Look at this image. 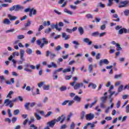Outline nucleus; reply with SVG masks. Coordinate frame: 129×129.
Listing matches in <instances>:
<instances>
[{
  "mask_svg": "<svg viewBox=\"0 0 129 129\" xmlns=\"http://www.w3.org/2000/svg\"><path fill=\"white\" fill-rule=\"evenodd\" d=\"M4 104H5V106H10V107L12 108L14 106V103L13 101L10 100L9 99H6L4 100Z\"/></svg>",
  "mask_w": 129,
  "mask_h": 129,
  "instance_id": "f03ea898",
  "label": "nucleus"
},
{
  "mask_svg": "<svg viewBox=\"0 0 129 129\" xmlns=\"http://www.w3.org/2000/svg\"><path fill=\"white\" fill-rule=\"evenodd\" d=\"M78 31L80 34V35H83L84 33V30H83V28L80 27L78 28Z\"/></svg>",
  "mask_w": 129,
  "mask_h": 129,
  "instance_id": "b1692460",
  "label": "nucleus"
},
{
  "mask_svg": "<svg viewBox=\"0 0 129 129\" xmlns=\"http://www.w3.org/2000/svg\"><path fill=\"white\" fill-rule=\"evenodd\" d=\"M115 52V49L113 46H110V54H112Z\"/></svg>",
  "mask_w": 129,
  "mask_h": 129,
  "instance_id": "cd10ccee",
  "label": "nucleus"
},
{
  "mask_svg": "<svg viewBox=\"0 0 129 129\" xmlns=\"http://www.w3.org/2000/svg\"><path fill=\"white\" fill-rule=\"evenodd\" d=\"M121 84V81H117L115 83V86H118Z\"/></svg>",
  "mask_w": 129,
  "mask_h": 129,
  "instance_id": "052dcab7",
  "label": "nucleus"
},
{
  "mask_svg": "<svg viewBox=\"0 0 129 129\" xmlns=\"http://www.w3.org/2000/svg\"><path fill=\"white\" fill-rule=\"evenodd\" d=\"M124 14L125 16H128V15H129V10H125V11H124Z\"/></svg>",
  "mask_w": 129,
  "mask_h": 129,
  "instance_id": "774afa93",
  "label": "nucleus"
},
{
  "mask_svg": "<svg viewBox=\"0 0 129 129\" xmlns=\"http://www.w3.org/2000/svg\"><path fill=\"white\" fill-rule=\"evenodd\" d=\"M30 107H34V106L36 105V102H33L30 103Z\"/></svg>",
  "mask_w": 129,
  "mask_h": 129,
  "instance_id": "69168bd1",
  "label": "nucleus"
},
{
  "mask_svg": "<svg viewBox=\"0 0 129 129\" xmlns=\"http://www.w3.org/2000/svg\"><path fill=\"white\" fill-rule=\"evenodd\" d=\"M96 60H99L100 59V53H99L96 55Z\"/></svg>",
  "mask_w": 129,
  "mask_h": 129,
  "instance_id": "bf43d9fd",
  "label": "nucleus"
},
{
  "mask_svg": "<svg viewBox=\"0 0 129 129\" xmlns=\"http://www.w3.org/2000/svg\"><path fill=\"white\" fill-rule=\"evenodd\" d=\"M83 42H84V43H87V44H88V45L89 46L92 44V42L90 41L88 38H84L83 39Z\"/></svg>",
  "mask_w": 129,
  "mask_h": 129,
  "instance_id": "dca6fc26",
  "label": "nucleus"
},
{
  "mask_svg": "<svg viewBox=\"0 0 129 129\" xmlns=\"http://www.w3.org/2000/svg\"><path fill=\"white\" fill-rule=\"evenodd\" d=\"M95 110H97V111H98L99 112H101V109H99V106H96L95 108Z\"/></svg>",
  "mask_w": 129,
  "mask_h": 129,
  "instance_id": "6e6d98bb",
  "label": "nucleus"
},
{
  "mask_svg": "<svg viewBox=\"0 0 129 129\" xmlns=\"http://www.w3.org/2000/svg\"><path fill=\"white\" fill-rule=\"evenodd\" d=\"M100 99L103 103H105L106 100H107V96H103L101 97Z\"/></svg>",
  "mask_w": 129,
  "mask_h": 129,
  "instance_id": "aec40b11",
  "label": "nucleus"
},
{
  "mask_svg": "<svg viewBox=\"0 0 129 129\" xmlns=\"http://www.w3.org/2000/svg\"><path fill=\"white\" fill-rule=\"evenodd\" d=\"M75 128V123L74 122H72L70 125V129H74Z\"/></svg>",
  "mask_w": 129,
  "mask_h": 129,
  "instance_id": "58836bf2",
  "label": "nucleus"
},
{
  "mask_svg": "<svg viewBox=\"0 0 129 129\" xmlns=\"http://www.w3.org/2000/svg\"><path fill=\"white\" fill-rule=\"evenodd\" d=\"M64 13H67V14H68L69 15H73V12H72V11L68 10V9L66 8L64 9Z\"/></svg>",
  "mask_w": 129,
  "mask_h": 129,
  "instance_id": "393cba45",
  "label": "nucleus"
},
{
  "mask_svg": "<svg viewBox=\"0 0 129 129\" xmlns=\"http://www.w3.org/2000/svg\"><path fill=\"white\" fill-rule=\"evenodd\" d=\"M66 89H67V88L66 86H62L60 88V91H65V90H66Z\"/></svg>",
  "mask_w": 129,
  "mask_h": 129,
  "instance_id": "8fccbe9b",
  "label": "nucleus"
},
{
  "mask_svg": "<svg viewBox=\"0 0 129 129\" xmlns=\"http://www.w3.org/2000/svg\"><path fill=\"white\" fill-rule=\"evenodd\" d=\"M29 105L30 103H26L24 105V107H25V109H27V110H30V107H29Z\"/></svg>",
  "mask_w": 129,
  "mask_h": 129,
  "instance_id": "c756f323",
  "label": "nucleus"
},
{
  "mask_svg": "<svg viewBox=\"0 0 129 129\" xmlns=\"http://www.w3.org/2000/svg\"><path fill=\"white\" fill-rule=\"evenodd\" d=\"M51 53L50 50H47L46 53V57H48L50 54L51 55Z\"/></svg>",
  "mask_w": 129,
  "mask_h": 129,
  "instance_id": "338daca9",
  "label": "nucleus"
},
{
  "mask_svg": "<svg viewBox=\"0 0 129 129\" xmlns=\"http://www.w3.org/2000/svg\"><path fill=\"white\" fill-rule=\"evenodd\" d=\"M11 23L12 22H11V20H10V19L8 18L5 19L3 21V24H4V25H11Z\"/></svg>",
  "mask_w": 129,
  "mask_h": 129,
  "instance_id": "f8f14e48",
  "label": "nucleus"
},
{
  "mask_svg": "<svg viewBox=\"0 0 129 129\" xmlns=\"http://www.w3.org/2000/svg\"><path fill=\"white\" fill-rule=\"evenodd\" d=\"M112 2H113V0H108L107 7H111V6H112Z\"/></svg>",
  "mask_w": 129,
  "mask_h": 129,
  "instance_id": "79ce46f5",
  "label": "nucleus"
},
{
  "mask_svg": "<svg viewBox=\"0 0 129 129\" xmlns=\"http://www.w3.org/2000/svg\"><path fill=\"white\" fill-rule=\"evenodd\" d=\"M22 10H24V7L20 5H14L12 7L9 8V11H10V12H13V11L19 12V11H22Z\"/></svg>",
  "mask_w": 129,
  "mask_h": 129,
  "instance_id": "f257e3e1",
  "label": "nucleus"
},
{
  "mask_svg": "<svg viewBox=\"0 0 129 129\" xmlns=\"http://www.w3.org/2000/svg\"><path fill=\"white\" fill-rule=\"evenodd\" d=\"M125 112L129 113V104L127 105L125 108Z\"/></svg>",
  "mask_w": 129,
  "mask_h": 129,
  "instance_id": "864d4df0",
  "label": "nucleus"
},
{
  "mask_svg": "<svg viewBox=\"0 0 129 129\" xmlns=\"http://www.w3.org/2000/svg\"><path fill=\"white\" fill-rule=\"evenodd\" d=\"M98 35H99V33L97 31L92 33V36L93 37H97Z\"/></svg>",
  "mask_w": 129,
  "mask_h": 129,
  "instance_id": "37998d69",
  "label": "nucleus"
},
{
  "mask_svg": "<svg viewBox=\"0 0 129 129\" xmlns=\"http://www.w3.org/2000/svg\"><path fill=\"white\" fill-rule=\"evenodd\" d=\"M50 27L51 28H52V29H55L56 31H58V32H60L61 30H62V28L58 27V23H56L55 24H51L50 25Z\"/></svg>",
  "mask_w": 129,
  "mask_h": 129,
  "instance_id": "1a4fd4ad",
  "label": "nucleus"
},
{
  "mask_svg": "<svg viewBox=\"0 0 129 129\" xmlns=\"http://www.w3.org/2000/svg\"><path fill=\"white\" fill-rule=\"evenodd\" d=\"M8 17L10 21H15V20H17V19H18V17L13 16L11 14H8Z\"/></svg>",
  "mask_w": 129,
  "mask_h": 129,
  "instance_id": "ddd939ff",
  "label": "nucleus"
},
{
  "mask_svg": "<svg viewBox=\"0 0 129 129\" xmlns=\"http://www.w3.org/2000/svg\"><path fill=\"white\" fill-rule=\"evenodd\" d=\"M74 100H75V101H77L78 102H80V101L81 100V98H80L78 96H75Z\"/></svg>",
  "mask_w": 129,
  "mask_h": 129,
  "instance_id": "a878e982",
  "label": "nucleus"
},
{
  "mask_svg": "<svg viewBox=\"0 0 129 129\" xmlns=\"http://www.w3.org/2000/svg\"><path fill=\"white\" fill-rule=\"evenodd\" d=\"M74 89L77 90V89H79V88H80V83H78L76 84L74 87Z\"/></svg>",
  "mask_w": 129,
  "mask_h": 129,
  "instance_id": "c9c22d12",
  "label": "nucleus"
},
{
  "mask_svg": "<svg viewBox=\"0 0 129 129\" xmlns=\"http://www.w3.org/2000/svg\"><path fill=\"white\" fill-rule=\"evenodd\" d=\"M86 118L87 120H92V119L94 118V114L90 113L89 114H87L86 116Z\"/></svg>",
  "mask_w": 129,
  "mask_h": 129,
  "instance_id": "0eeeda50",
  "label": "nucleus"
},
{
  "mask_svg": "<svg viewBox=\"0 0 129 129\" xmlns=\"http://www.w3.org/2000/svg\"><path fill=\"white\" fill-rule=\"evenodd\" d=\"M125 89H127V90H129V84H128L127 85H126L124 88H123V90H125Z\"/></svg>",
  "mask_w": 129,
  "mask_h": 129,
  "instance_id": "0e129e2a",
  "label": "nucleus"
},
{
  "mask_svg": "<svg viewBox=\"0 0 129 129\" xmlns=\"http://www.w3.org/2000/svg\"><path fill=\"white\" fill-rule=\"evenodd\" d=\"M56 57V54L53 53H51L50 55V60H53V59Z\"/></svg>",
  "mask_w": 129,
  "mask_h": 129,
  "instance_id": "4c0bfd02",
  "label": "nucleus"
},
{
  "mask_svg": "<svg viewBox=\"0 0 129 129\" xmlns=\"http://www.w3.org/2000/svg\"><path fill=\"white\" fill-rule=\"evenodd\" d=\"M43 43L40 45V48H43L45 45H48V39L45 37L42 38Z\"/></svg>",
  "mask_w": 129,
  "mask_h": 129,
  "instance_id": "6e6552de",
  "label": "nucleus"
},
{
  "mask_svg": "<svg viewBox=\"0 0 129 129\" xmlns=\"http://www.w3.org/2000/svg\"><path fill=\"white\" fill-rule=\"evenodd\" d=\"M17 39L18 40H23V39H25V35H18Z\"/></svg>",
  "mask_w": 129,
  "mask_h": 129,
  "instance_id": "473e14b6",
  "label": "nucleus"
},
{
  "mask_svg": "<svg viewBox=\"0 0 129 129\" xmlns=\"http://www.w3.org/2000/svg\"><path fill=\"white\" fill-rule=\"evenodd\" d=\"M71 78H72V75L66 76V77H65V79L66 80H70Z\"/></svg>",
  "mask_w": 129,
  "mask_h": 129,
  "instance_id": "4d7b16f0",
  "label": "nucleus"
},
{
  "mask_svg": "<svg viewBox=\"0 0 129 129\" xmlns=\"http://www.w3.org/2000/svg\"><path fill=\"white\" fill-rule=\"evenodd\" d=\"M14 113V115H18V114L20 113V110L19 109L15 110Z\"/></svg>",
  "mask_w": 129,
  "mask_h": 129,
  "instance_id": "a18cd8bd",
  "label": "nucleus"
},
{
  "mask_svg": "<svg viewBox=\"0 0 129 129\" xmlns=\"http://www.w3.org/2000/svg\"><path fill=\"white\" fill-rule=\"evenodd\" d=\"M51 31H52V29L50 28H48L44 30V33L45 34H49Z\"/></svg>",
  "mask_w": 129,
  "mask_h": 129,
  "instance_id": "72a5a7b5",
  "label": "nucleus"
},
{
  "mask_svg": "<svg viewBox=\"0 0 129 129\" xmlns=\"http://www.w3.org/2000/svg\"><path fill=\"white\" fill-rule=\"evenodd\" d=\"M91 86H92V88H93V89H95L96 87H97V86H96V84H93V83H90L88 87H90Z\"/></svg>",
  "mask_w": 129,
  "mask_h": 129,
  "instance_id": "4be33fe9",
  "label": "nucleus"
},
{
  "mask_svg": "<svg viewBox=\"0 0 129 129\" xmlns=\"http://www.w3.org/2000/svg\"><path fill=\"white\" fill-rule=\"evenodd\" d=\"M72 43L74 45H76V46H79V45H80V43H79V42H78L77 41H73Z\"/></svg>",
  "mask_w": 129,
  "mask_h": 129,
  "instance_id": "603ef678",
  "label": "nucleus"
},
{
  "mask_svg": "<svg viewBox=\"0 0 129 129\" xmlns=\"http://www.w3.org/2000/svg\"><path fill=\"white\" fill-rule=\"evenodd\" d=\"M93 70V64H89L88 68V71L89 72V73H91Z\"/></svg>",
  "mask_w": 129,
  "mask_h": 129,
  "instance_id": "6ab92c4d",
  "label": "nucleus"
},
{
  "mask_svg": "<svg viewBox=\"0 0 129 129\" xmlns=\"http://www.w3.org/2000/svg\"><path fill=\"white\" fill-rule=\"evenodd\" d=\"M122 76H123L122 74H116L114 76V78H115V79H119V78L120 79L122 78Z\"/></svg>",
  "mask_w": 129,
  "mask_h": 129,
  "instance_id": "412c9836",
  "label": "nucleus"
},
{
  "mask_svg": "<svg viewBox=\"0 0 129 129\" xmlns=\"http://www.w3.org/2000/svg\"><path fill=\"white\" fill-rule=\"evenodd\" d=\"M116 47H117V51H121L122 48L120 47V45H119V44L116 43Z\"/></svg>",
  "mask_w": 129,
  "mask_h": 129,
  "instance_id": "e433bc0d",
  "label": "nucleus"
},
{
  "mask_svg": "<svg viewBox=\"0 0 129 129\" xmlns=\"http://www.w3.org/2000/svg\"><path fill=\"white\" fill-rule=\"evenodd\" d=\"M105 35H106V32H103L99 34V37H103V36H105Z\"/></svg>",
  "mask_w": 129,
  "mask_h": 129,
  "instance_id": "13d9d810",
  "label": "nucleus"
},
{
  "mask_svg": "<svg viewBox=\"0 0 129 129\" xmlns=\"http://www.w3.org/2000/svg\"><path fill=\"white\" fill-rule=\"evenodd\" d=\"M113 108V103H111L110 107H107L105 110V113H108L110 111V109Z\"/></svg>",
  "mask_w": 129,
  "mask_h": 129,
  "instance_id": "2eb2a0df",
  "label": "nucleus"
},
{
  "mask_svg": "<svg viewBox=\"0 0 129 129\" xmlns=\"http://www.w3.org/2000/svg\"><path fill=\"white\" fill-rule=\"evenodd\" d=\"M66 118V117H65V115H62L61 116H59L56 120L57 122L58 121H60V123H63Z\"/></svg>",
  "mask_w": 129,
  "mask_h": 129,
  "instance_id": "423d86ee",
  "label": "nucleus"
},
{
  "mask_svg": "<svg viewBox=\"0 0 129 129\" xmlns=\"http://www.w3.org/2000/svg\"><path fill=\"white\" fill-rule=\"evenodd\" d=\"M34 115L35 117H36L37 120H40L42 118V117H41V116H40V115H39L37 112L34 113Z\"/></svg>",
  "mask_w": 129,
  "mask_h": 129,
  "instance_id": "bb28decb",
  "label": "nucleus"
},
{
  "mask_svg": "<svg viewBox=\"0 0 129 129\" xmlns=\"http://www.w3.org/2000/svg\"><path fill=\"white\" fill-rule=\"evenodd\" d=\"M36 43L38 46H40L41 47V45H42V41L40 40L39 39L36 40Z\"/></svg>",
  "mask_w": 129,
  "mask_h": 129,
  "instance_id": "3c124183",
  "label": "nucleus"
},
{
  "mask_svg": "<svg viewBox=\"0 0 129 129\" xmlns=\"http://www.w3.org/2000/svg\"><path fill=\"white\" fill-rule=\"evenodd\" d=\"M35 121V117H31L30 120L28 121V124H31L32 122H34Z\"/></svg>",
  "mask_w": 129,
  "mask_h": 129,
  "instance_id": "f704fd0d",
  "label": "nucleus"
},
{
  "mask_svg": "<svg viewBox=\"0 0 129 129\" xmlns=\"http://www.w3.org/2000/svg\"><path fill=\"white\" fill-rule=\"evenodd\" d=\"M44 26L40 25L38 29V32H41L42 31V30H43L44 29Z\"/></svg>",
  "mask_w": 129,
  "mask_h": 129,
  "instance_id": "09e8293b",
  "label": "nucleus"
},
{
  "mask_svg": "<svg viewBox=\"0 0 129 129\" xmlns=\"http://www.w3.org/2000/svg\"><path fill=\"white\" fill-rule=\"evenodd\" d=\"M123 85H121L119 86V87L118 88V92H121V91H122L123 90Z\"/></svg>",
  "mask_w": 129,
  "mask_h": 129,
  "instance_id": "c85d7f7f",
  "label": "nucleus"
},
{
  "mask_svg": "<svg viewBox=\"0 0 129 129\" xmlns=\"http://www.w3.org/2000/svg\"><path fill=\"white\" fill-rule=\"evenodd\" d=\"M31 64L27 63L25 64V68H24V71H26V72H32V71L31 69H28V67H30Z\"/></svg>",
  "mask_w": 129,
  "mask_h": 129,
  "instance_id": "f3484780",
  "label": "nucleus"
},
{
  "mask_svg": "<svg viewBox=\"0 0 129 129\" xmlns=\"http://www.w3.org/2000/svg\"><path fill=\"white\" fill-rule=\"evenodd\" d=\"M116 107L117 108H119V107H120V101H117L116 103Z\"/></svg>",
  "mask_w": 129,
  "mask_h": 129,
  "instance_id": "5fc2aeb1",
  "label": "nucleus"
},
{
  "mask_svg": "<svg viewBox=\"0 0 129 129\" xmlns=\"http://www.w3.org/2000/svg\"><path fill=\"white\" fill-rule=\"evenodd\" d=\"M31 21L28 20L27 23L25 24V27H30V26L31 25Z\"/></svg>",
  "mask_w": 129,
  "mask_h": 129,
  "instance_id": "de8ad7c7",
  "label": "nucleus"
},
{
  "mask_svg": "<svg viewBox=\"0 0 129 129\" xmlns=\"http://www.w3.org/2000/svg\"><path fill=\"white\" fill-rule=\"evenodd\" d=\"M44 90H49L50 89V85H44L43 87Z\"/></svg>",
  "mask_w": 129,
  "mask_h": 129,
  "instance_id": "2f4dec72",
  "label": "nucleus"
},
{
  "mask_svg": "<svg viewBox=\"0 0 129 129\" xmlns=\"http://www.w3.org/2000/svg\"><path fill=\"white\" fill-rule=\"evenodd\" d=\"M62 70H63V68H59V69H57V70L53 72V74H56L57 73V72H60L62 71Z\"/></svg>",
  "mask_w": 129,
  "mask_h": 129,
  "instance_id": "49530a36",
  "label": "nucleus"
},
{
  "mask_svg": "<svg viewBox=\"0 0 129 129\" xmlns=\"http://www.w3.org/2000/svg\"><path fill=\"white\" fill-rule=\"evenodd\" d=\"M56 122H57V120L55 119L54 120L48 122L47 124H48V125H49V126H50V127H53V126L55 125V123H56Z\"/></svg>",
  "mask_w": 129,
  "mask_h": 129,
  "instance_id": "9d476101",
  "label": "nucleus"
},
{
  "mask_svg": "<svg viewBox=\"0 0 129 129\" xmlns=\"http://www.w3.org/2000/svg\"><path fill=\"white\" fill-rule=\"evenodd\" d=\"M97 7H100V8L103 9L104 8H105V5L102 4V3L100 2L98 4Z\"/></svg>",
  "mask_w": 129,
  "mask_h": 129,
  "instance_id": "7c9ffc66",
  "label": "nucleus"
},
{
  "mask_svg": "<svg viewBox=\"0 0 129 129\" xmlns=\"http://www.w3.org/2000/svg\"><path fill=\"white\" fill-rule=\"evenodd\" d=\"M26 52L28 55H32L33 54V49L32 48H28Z\"/></svg>",
  "mask_w": 129,
  "mask_h": 129,
  "instance_id": "a211bd4d",
  "label": "nucleus"
},
{
  "mask_svg": "<svg viewBox=\"0 0 129 129\" xmlns=\"http://www.w3.org/2000/svg\"><path fill=\"white\" fill-rule=\"evenodd\" d=\"M13 94H14V91H10L6 97L7 98H12V95H13Z\"/></svg>",
  "mask_w": 129,
  "mask_h": 129,
  "instance_id": "5701e85b",
  "label": "nucleus"
},
{
  "mask_svg": "<svg viewBox=\"0 0 129 129\" xmlns=\"http://www.w3.org/2000/svg\"><path fill=\"white\" fill-rule=\"evenodd\" d=\"M103 63L106 65H108V64H109V61L107 59H101L99 62V66H102L103 64Z\"/></svg>",
  "mask_w": 129,
  "mask_h": 129,
  "instance_id": "20e7f679",
  "label": "nucleus"
},
{
  "mask_svg": "<svg viewBox=\"0 0 129 129\" xmlns=\"http://www.w3.org/2000/svg\"><path fill=\"white\" fill-rule=\"evenodd\" d=\"M129 5V1H122L119 3V5L118 6V8H125V7H127Z\"/></svg>",
  "mask_w": 129,
  "mask_h": 129,
  "instance_id": "7ed1b4c3",
  "label": "nucleus"
},
{
  "mask_svg": "<svg viewBox=\"0 0 129 129\" xmlns=\"http://www.w3.org/2000/svg\"><path fill=\"white\" fill-rule=\"evenodd\" d=\"M24 55H25V50L23 49L20 50V59L22 61H25V58H24Z\"/></svg>",
  "mask_w": 129,
  "mask_h": 129,
  "instance_id": "4468645a",
  "label": "nucleus"
},
{
  "mask_svg": "<svg viewBox=\"0 0 129 129\" xmlns=\"http://www.w3.org/2000/svg\"><path fill=\"white\" fill-rule=\"evenodd\" d=\"M62 38H64L65 41H67V40H69L70 39V35H68L65 32H63L61 34Z\"/></svg>",
  "mask_w": 129,
  "mask_h": 129,
  "instance_id": "9b49d317",
  "label": "nucleus"
},
{
  "mask_svg": "<svg viewBox=\"0 0 129 129\" xmlns=\"http://www.w3.org/2000/svg\"><path fill=\"white\" fill-rule=\"evenodd\" d=\"M80 4H81V1L79 0H77L74 2V4L76 5H79Z\"/></svg>",
  "mask_w": 129,
  "mask_h": 129,
  "instance_id": "680f3d73",
  "label": "nucleus"
},
{
  "mask_svg": "<svg viewBox=\"0 0 129 129\" xmlns=\"http://www.w3.org/2000/svg\"><path fill=\"white\" fill-rule=\"evenodd\" d=\"M16 56H20V53L18 51L13 52L12 55H10V56L8 58L9 61H12V59L14 58V57H16Z\"/></svg>",
  "mask_w": 129,
  "mask_h": 129,
  "instance_id": "39448f33",
  "label": "nucleus"
},
{
  "mask_svg": "<svg viewBox=\"0 0 129 129\" xmlns=\"http://www.w3.org/2000/svg\"><path fill=\"white\" fill-rule=\"evenodd\" d=\"M71 69L70 68L65 69L62 71L63 73H66L67 72H70Z\"/></svg>",
  "mask_w": 129,
  "mask_h": 129,
  "instance_id": "a19ab883",
  "label": "nucleus"
},
{
  "mask_svg": "<svg viewBox=\"0 0 129 129\" xmlns=\"http://www.w3.org/2000/svg\"><path fill=\"white\" fill-rule=\"evenodd\" d=\"M68 105L69 106H71V105H73V104L74 103V101L72 100V101H69L68 102Z\"/></svg>",
  "mask_w": 129,
  "mask_h": 129,
  "instance_id": "e2e57ef3",
  "label": "nucleus"
},
{
  "mask_svg": "<svg viewBox=\"0 0 129 129\" xmlns=\"http://www.w3.org/2000/svg\"><path fill=\"white\" fill-rule=\"evenodd\" d=\"M33 8H26V9H25L24 10V12L25 13H28V12H30L31 11H33Z\"/></svg>",
  "mask_w": 129,
  "mask_h": 129,
  "instance_id": "ea45409f",
  "label": "nucleus"
},
{
  "mask_svg": "<svg viewBox=\"0 0 129 129\" xmlns=\"http://www.w3.org/2000/svg\"><path fill=\"white\" fill-rule=\"evenodd\" d=\"M86 17H87V19H92V18H93V16L90 14H88L86 15Z\"/></svg>",
  "mask_w": 129,
  "mask_h": 129,
  "instance_id": "c03bdc74",
  "label": "nucleus"
}]
</instances>
